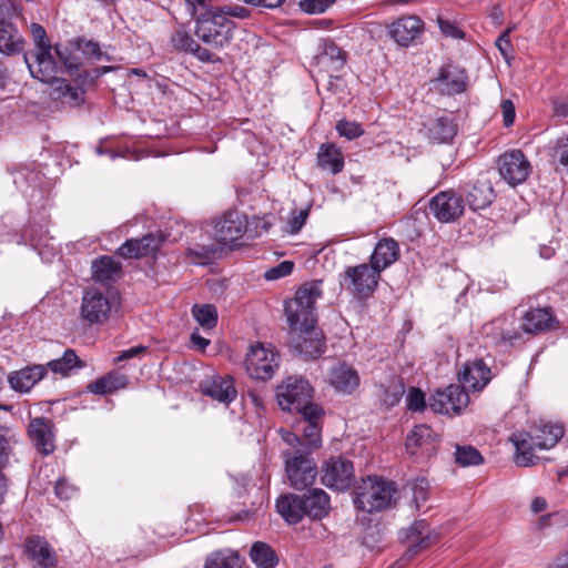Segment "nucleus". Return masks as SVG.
<instances>
[{"instance_id":"423d86ee","label":"nucleus","mask_w":568,"mask_h":568,"mask_svg":"<svg viewBox=\"0 0 568 568\" xmlns=\"http://www.w3.org/2000/svg\"><path fill=\"white\" fill-rule=\"evenodd\" d=\"M285 470L290 485L296 490L311 486L316 478V464L305 450H287L283 453Z\"/></svg>"},{"instance_id":"58836bf2","label":"nucleus","mask_w":568,"mask_h":568,"mask_svg":"<svg viewBox=\"0 0 568 568\" xmlns=\"http://www.w3.org/2000/svg\"><path fill=\"white\" fill-rule=\"evenodd\" d=\"M24 40L11 23L0 21V52L11 55L23 50Z\"/></svg>"},{"instance_id":"4c0bfd02","label":"nucleus","mask_w":568,"mask_h":568,"mask_svg":"<svg viewBox=\"0 0 568 568\" xmlns=\"http://www.w3.org/2000/svg\"><path fill=\"white\" fill-rule=\"evenodd\" d=\"M121 263L114 257L103 255L93 260L91 270L92 278L99 283L113 282L121 272Z\"/></svg>"},{"instance_id":"6ab92c4d","label":"nucleus","mask_w":568,"mask_h":568,"mask_svg":"<svg viewBox=\"0 0 568 568\" xmlns=\"http://www.w3.org/2000/svg\"><path fill=\"white\" fill-rule=\"evenodd\" d=\"M28 436L41 455L48 456L54 452L53 423L49 418H32L28 426Z\"/></svg>"},{"instance_id":"774afa93","label":"nucleus","mask_w":568,"mask_h":568,"mask_svg":"<svg viewBox=\"0 0 568 568\" xmlns=\"http://www.w3.org/2000/svg\"><path fill=\"white\" fill-rule=\"evenodd\" d=\"M501 112H503V119H504V125L506 128L513 125L515 121V105L510 100H504L501 102Z\"/></svg>"},{"instance_id":"de8ad7c7","label":"nucleus","mask_w":568,"mask_h":568,"mask_svg":"<svg viewBox=\"0 0 568 568\" xmlns=\"http://www.w3.org/2000/svg\"><path fill=\"white\" fill-rule=\"evenodd\" d=\"M454 457L460 467L479 466L484 463L480 452L471 445H456Z\"/></svg>"},{"instance_id":"5fc2aeb1","label":"nucleus","mask_w":568,"mask_h":568,"mask_svg":"<svg viewBox=\"0 0 568 568\" xmlns=\"http://www.w3.org/2000/svg\"><path fill=\"white\" fill-rule=\"evenodd\" d=\"M336 131L341 136H345L348 140L357 139L364 134V129L359 123L348 120L338 121Z\"/></svg>"},{"instance_id":"09e8293b","label":"nucleus","mask_w":568,"mask_h":568,"mask_svg":"<svg viewBox=\"0 0 568 568\" xmlns=\"http://www.w3.org/2000/svg\"><path fill=\"white\" fill-rule=\"evenodd\" d=\"M192 315L199 325L204 329H212L217 324V311L212 304H195L192 307Z\"/></svg>"},{"instance_id":"9b49d317","label":"nucleus","mask_w":568,"mask_h":568,"mask_svg":"<svg viewBox=\"0 0 568 568\" xmlns=\"http://www.w3.org/2000/svg\"><path fill=\"white\" fill-rule=\"evenodd\" d=\"M381 273L371 264L348 266L344 272V285L361 296L371 295L377 287Z\"/></svg>"},{"instance_id":"e433bc0d","label":"nucleus","mask_w":568,"mask_h":568,"mask_svg":"<svg viewBox=\"0 0 568 568\" xmlns=\"http://www.w3.org/2000/svg\"><path fill=\"white\" fill-rule=\"evenodd\" d=\"M554 317L548 308H532L526 312L523 317L521 327L526 333L537 334L549 329Z\"/></svg>"},{"instance_id":"b1692460","label":"nucleus","mask_w":568,"mask_h":568,"mask_svg":"<svg viewBox=\"0 0 568 568\" xmlns=\"http://www.w3.org/2000/svg\"><path fill=\"white\" fill-rule=\"evenodd\" d=\"M328 382L336 392L349 395L358 388L361 378L354 367L338 363L329 369Z\"/></svg>"},{"instance_id":"bf43d9fd","label":"nucleus","mask_w":568,"mask_h":568,"mask_svg":"<svg viewBox=\"0 0 568 568\" xmlns=\"http://www.w3.org/2000/svg\"><path fill=\"white\" fill-rule=\"evenodd\" d=\"M213 12L224 14L225 18L234 17L239 19H245L250 16V10L243 6L230 4L224 7H214Z\"/></svg>"},{"instance_id":"1a4fd4ad","label":"nucleus","mask_w":568,"mask_h":568,"mask_svg":"<svg viewBox=\"0 0 568 568\" xmlns=\"http://www.w3.org/2000/svg\"><path fill=\"white\" fill-rule=\"evenodd\" d=\"M497 164L500 176L511 186L524 183L531 173V164L520 150L505 152Z\"/></svg>"},{"instance_id":"2f4dec72","label":"nucleus","mask_w":568,"mask_h":568,"mask_svg":"<svg viewBox=\"0 0 568 568\" xmlns=\"http://www.w3.org/2000/svg\"><path fill=\"white\" fill-rule=\"evenodd\" d=\"M13 183L23 193L36 189L41 181V173L34 162L18 163L10 169Z\"/></svg>"},{"instance_id":"13d9d810","label":"nucleus","mask_w":568,"mask_h":568,"mask_svg":"<svg viewBox=\"0 0 568 568\" xmlns=\"http://www.w3.org/2000/svg\"><path fill=\"white\" fill-rule=\"evenodd\" d=\"M294 263L292 261H283L278 265L271 267L265 272V278L268 281L278 280L290 275L293 272Z\"/></svg>"},{"instance_id":"4468645a","label":"nucleus","mask_w":568,"mask_h":568,"mask_svg":"<svg viewBox=\"0 0 568 568\" xmlns=\"http://www.w3.org/2000/svg\"><path fill=\"white\" fill-rule=\"evenodd\" d=\"M247 230L246 216L236 211L225 212L214 224V239L222 244H232L242 239Z\"/></svg>"},{"instance_id":"7c9ffc66","label":"nucleus","mask_w":568,"mask_h":568,"mask_svg":"<svg viewBox=\"0 0 568 568\" xmlns=\"http://www.w3.org/2000/svg\"><path fill=\"white\" fill-rule=\"evenodd\" d=\"M303 497L295 494L281 495L276 500V510L288 525H296L306 516Z\"/></svg>"},{"instance_id":"f8f14e48","label":"nucleus","mask_w":568,"mask_h":568,"mask_svg":"<svg viewBox=\"0 0 568 568\" xmlns=\"http://www.w3.org/2000/svg\"><path fill=\"white\" fill-rule=\"evenodd\" d=\"M437 532L430 529L426 520H416L403 536V541L406 544L407 549L399 562L408 561L414 558L419 551L427 549L438 540Z\"/></svg>"},{"instance_id":"c9c22d12","label":"nucleus","mask_w":568,"mask_h":568,"mask_svg":"<svg viewBox=\"0 0 568 568\" xmlns=\"http://www.w3.org/2000/svg\"><path fill=\"white\" fill-rule=\"evenodd\" d=\"M457 133V124L454 119L443 115L435 118L427 125V135L435 143H447Z\"/></svg>"},{"instance_id":"052dcab7","label":"nucleus","mask_w":568,"mask_h":568,"mask_svg":"<svg viewBox=\"0 0 568 568\" xmlns=\"http://www.w3.org/2000/svg\"><path fill=\"white\" fill-rule=\"evenodd\" d=\"M55 496L61 500H69L77 494V487L64 477L59 478L54 486Z\"/></svg>"},{"instance_id":"f03ea898","label":"nucleus","mask_w":568,"mask_h":568,"mask_svg":"<svg viewBox=\"0 0 568 568\" xmlns=\"http://www.w3.org/2000/svg\"><path fill=\"white\" fill-rule=\"evenodd\" d=\"M323 281L314 280L301 285L293 298L285 302V315L294 331L314 328L316 325V301L323 295Z\"/></svg>"},{"instance_id":"3c124183","label":"nucleus","mask_w":568,"mask_h":568,"mask_svg":"<svg viewBox=\"0 0 568 568\" xmlns=\"http://www.w3.org/2000/svg\"><path fill=\"white\" fill-rule=\"evenodd\" d=\"M17 444L16 435L8 428H0V470L8 465L13 446Z\"/></svg>"},{"instance_id":"c85d7f7f","label":"nucleus","mask_w":568,"mask_h":568,"mask_svg":"<svg viewBox=\"0 0 568 568\" xmlns=\"http://www.w3.org/2000/svg\"><path fill=\"white\" fill-rule=\"evenodd\" d=\"M466 202L474 211L483 210L489 206L495 193L490 181L487 178L477 179L466 191Z\"/></svg>"},{"instance_id":"6e6552de","label":"nucleus","mask_w":568,"mask_h":568,"mask_svg":"<svg viewBox=\"0 0 568 568\" xmlns=\"http://www.w3.org/2000/svg\"><path fill=\"white\" fill-rule=\"evenodd\" d=\"M280 366V354L270 345L262 343L251 346L245 358V368L250 377L268 381Z\"/></svg>"},{"instance_id":"49530a36","label":"nucleus","mask_w":568,"mask_h":568,"mask_svg":"<svg viewBox=\"0 0 568 568\" xmlns=\"http://www.w3.org/2000/svg\"><path fill=\"white\" fill-rule=\"evenodd\" d=\"M74 49L82 52L87 59L95 61H112V58L108 52L102 51L100 44L97 41L89 40L85 38H78L71 42Z\"/></svg>"},{"instance_id":"a19ab883","label":"nucleus","mask_w":568,"mask_h":568,"mask_svg":"<svg viewBox=\"0 0 568 568\" xmlns=\"http://www.w3.org/2000/svg\"><path fill=\"white\" fill-rule=\"evenodd\" d=\"M323 408L320 406V413L311 415L307 412L301 414L303 419V437L307 445L318 447L321 444Z\"/></svg>"},{"instance_id":"0eeeda50","label":"nucleus","mask_w":568,"mask_h":568,"mask_svg":"<svg viewBox=\"0 0 568 568\" xmlns=\"http://www.w3.org/2000/svg\"><path fill=\"white\" fill-rule=\"evenodd\" d=\"M113 308L114 301L109 292L89 287L82 296L80 315L90 325H103L111 318Z\"/></svg>"},{"instance_id":"f3484780","label":"nucleus","mask_w":568,"mask_h":568,"mask_svg":"<svg viewBox=\"0 0 568 568\" xmlns=\"http://www.w3.org/2000/svg\"><path fill=\"white\" fill-rule=\"evenodd\" d=\"M199 387L203 395L224 405H230L237 396L234 378L230 375L206 376Z\"/></svg>"},{"instance_id":"a878e982","label":"nucleus","mask_w":568,"mask_h":568,"mask_svg":"<svg viewBox=\"0 0 568 568\" xmlns=\"http://www.w3.org/2000/svg\"><path fill=\"white\" fill-rule=\"evenodd\" d=\"M483 334L491 341L493 344L514 343L519 338V332L514 326L511 317L501 316L486 323L483 326Z\"/></svg>"},{"instance_id":"ea45409f","label":"nucleus","mask_w":568,"mask_h":568,"mask_svg":"<svg viewBox=\"0 0 568 568\" xmlns=\"http://www.w3.org/2000/svg\"><path fill=\"white\" fill-rule=\"evenodd\" d=\"M346 62V53L333 41H326L317 55V63L333 71L341 70Z\"/></svg>"},{"instance_id":"338daca9","label":"nucleus","mask_w":568,"mask_h":568,"mask_svg":"<svg viewBox=\"0 0 568 568\" xmlns=\"http://www.w3.org/2000/svg\"><path fill=\"white\" fill-rule=\"evenodd\" d=\"M555 156L561 165L568 168V136L558 140Z\"/></svg>"},{"instance_id":"f704fd0d","label":"nucleus","mask_w":568,"mask_h":568,"mask_svg":"<svg viewBox=\"0 0 568 568\" xmlns=\"http://www.w3.org/2000/svg\"><path fill=\"white\" fill-rule=\"evenodd\" d=\"M128 384L125 374L113 371L90 383L87 388L92 394L106 395L125 388Z\"/></svg>"},{"instance_id":"393cba45","label":"nucleus","mask_w":568,"mask_h":568,"mask_svg":"<svg viewBox=\"0 0 568 568\" xmlns=\"http://www.w3.org/2000/svg\"><path fill=\"white\" fill-rule=\"evenodd\" d=\"M26 552L36 562L37 568H55L57 555L50 544L40 536H32L26 540Z\"/></svg>"},{"instance_id":"cd10ccee","label":"nucleus","mask_w":568,"mask_h":568,"mask_svg":"<svg viewBox=\"0 0 568 568\" xmlns=\"http://www.w3.org/2000/svg\"><path fill=\"white\" fill-rule=\"evenodd\" d=\"M45 375L47 367L44 365H31L10 373L8 382L16 392L28 393Z\"/></svg>"},{"instance_id":"c03bdc74","label":"nucleus","mask_w":568,"mask_h":568,"mask_svg":"<svg viewBox=\"0 0 568 568\" xmlns=\"http://www.w3.org/2000/svg\"><path fill=\"white\" fill-rule=\"evenodd\" d=\"M82 365L83 364L75 352L71 348H68L64 351L60 358L50 361L45 367L54 374L67 376L71 373L72 369L80 368Z\"/></svg>"},{"instance_id":"69168bd1","label":"nucleus","mask_w":568,"mask_h":568,"mask_svg":"<svg viewBox=\"0 0 568 568\" xmlns=\"http://www.w3.org/2000/svg\"><path fill=\"white\" fill-rule=\"evenodd\" d=\"M413 495H414V501L416 503L417 507H419L420 503L426 501L427 499V481L425 479H418L415 481L413 486Z\"/></svg>"},{"instance_id":"bb28decb","label":"nucleus","mask_w":568,"mask_h":568,"mask_svg":"<svg viewBox=\"0 0 568 568\" xmlns=\"http://www.w3.org/2000/svg\"><path fill=\"white\" fill-rule=\"evenodd\" d=\"M400 256L399 245L396 240L385 237L379 240L369 257V264L379 273L394 264Z\"/></svg>"},{"instance_id":"7ed1b4c3","label":"nucleus","mask_w":568,"mask_h":568,"mask_svg":"<svg viewBox=\"0 0 568 568\" xmlns=\"http://www.w3.org/2000/svg\"><path fill=\"white\" fill-rule=\"evenodd\" d=\"M313 388L307 379L301 376H288L277 387L276 398L280 407L290 413L311 415L320 413V405L312 402Z\"/></svg>"},{"instance_id":"680f3d73","label":"nucleus","mask_w":568,"mask_h":568,"mask_svg":"<svg viewBox=\"0 0 568 568\" xmlns=\"http://www.w3.org/2000/svg\"><path fill=\"white\" fill-rule=\"evenodd\" d=\"M437 23H438V27L444 36L453 38V39H463L464 38L463 30L455 22H452V21L443 19V18H438Z\"/></svg>"},{"instance_id":"412c9836","label":"nucleus","mask_w":568,"mask_h":568,"mask_svg":"<svg viewBox=\"0 0 568 568\" xmlns=\"http://www.w3.org/2000/svg\"><path fill=\"white\" fill-rule=\"evenodd\" d=\"M432 82L434 88L443 94H459L467 88V74L456 65L446 64L439 69L437 77Z\"/></svg>"},{"instance_id":"a211bd4d","label":"nucleus","mask_w":568,"mask_h":568,"mask_svg":"<svg viewBox=\"0 0 568 568\" xmlns=\"http://www.w3.org/2000/svg\"><path fill=\"white\" fill-rule=\"evenodd\" d=\"M31 75L43 83L54 84L59 78V67L52 55V47H42L34 54L33 61L24 55Z\"/></svg>"},{"instance_id":"37998d69","label":"nucleus","mask_w":568,"mask_h":568,"mask_svg":"<svg viewBox=\"0 0 568 568\" xmlns=\"http://www.w3.org/2000/svg\"><path fill=\"white\" fill-rule=\"evenodd\" d=\"M250 557L258 568H275L278 564V558L274 549L262 541L253 544Z\"/></svg>"},{"instance_id":"20e7f679","label":"nucleus","mask_w":568,"mask_h":568,"mask_svg":"<svg viewBox=\"0 0 568 568\" xmlns=\"http://www.w3.org/2000/svg\"><path fill=\"white\" fill-rule=\"evenodd\" d=\"M395 491L394 483L378 476H368L355 488V507L369 514L381 511L389 506Z\"/></svg>"},{"instance_id":"5701e85b","label":"nucleus","mask_w":568,"mask_h":568,"mask_svg":"<svg viewBox=\"0 0 568 568\" xmlns=\"http://www.w3.org/2000/svg\"><path fill=\"white\" fill-rule=\"evenodd\" d=\"M491 379V372L481 358H475L464 364L459 373V382L463 388L474 392L481 390Z\"/></svg>"},{"instance_id":"6e6d98bb","label":"nucleus","mask_w":568,"mask_h":568,"mask_svg":"<svg viewBox=\"0 0 568 568\" xmlns=\"http://www.w3.org/2000/svg\"><path fill=\"white\" fill-rule=\"evenodd\" d=\"M172 45L182 52L191 51L192 47L195 45V40L185 31L179 30L173 33L171 38Z\"/></svg>"},{"instance_id":"2eb2a0df","label":"nucleus","mask_w":568,"mask_h":568,"mask_svg":"<svg viewBox=\"0 0 568 568\" xmlns=\"http://www.w3.org/2000/svg\"><path fill=\"white\" fill-rule=\"evenodd\" d=\"M406 452L417 459H425L437 452V434L427 425L415 426L406 438Z\"/></svg>"},{"instance_id":"603ef678","label":"nucleus","mask_w":568,"mask_h":568,"mask_svg":"<svg viewBox=\"0 0 568 568\" xmlns=\"http://www.w3.org/2000/svg\"><path fill=\"white\" fill-rule=\"evenodd\" d=\"M405 393V384L400 377H393L385 389L384 403L387 406L398 404Z\"/></svg>"},{"instance_id":"8fccbe9b","label":"nucleus","mask_w":568,"mask_h":568,"mask_svg":"<svg viewBox=\"0 0 568 568\" xmlns=\"http://www.w3.org/2000/svg\"><path fill=\"white\" fill-rule=\"evenodd\" d=\"M215 253L216 247L214 245L195 244L189 247L186 256L191 263L204 265L214 257Z\"/></svg>"},{"instance_id":"e2e57ef3","label":"nucleus","mask_w":568,"mask_h":568,"mask_svg":"<svg viewBox=\"0 0 568 568\" xmlns=\"http://www.w3.org/2000/svg\"><path fill=\"white\" fill-rule=\"evenodd\" d=\"M307 216V210L293 211L292 216L288 220L290 233H297L305 224Z\"/></svg>"},{"instance_id":"39448f33","label":"nucleus","mask_w":568,"mask_h":568,"mask_svg":"<svg viewBox=\"0 0 568 568\" xmlns=\"http://www.w3.org/2000/svg\"><path fill=\"white\" fill-rule=\"evenodd\" d=\"M235 24L232 20L213 12V8L196 18L195 34L204 43L213 48H222L230 43Z\"/></svg>"},{"instance_id":"79ce46f5","label":"nucleus","mask_w":568,"mask_h":568,"mask_svg":"<svg viewBox=\"0 0 568 568\" xmlns=\"http://www.w3.org/2000/svg\"><path fill=\"white\" fill-rule=\"evenodd\" d=\"M204 568H242V560L236 551L221 549L207 556Z\"/></svg>"},{"instance_id":"4d7b16f0","label":"nucleus","mask_w":568,"mask_h":568,"mask_svg":"<svg viewBox=\"0 0 568 568\" xmlns=\"http://www.w3.org/2000/svg\"><path fill=\"white\" fill-rule=\"evenodd\" d=\"M407 408L412 412H422L426 407L425 395L418 388H410L406 397Z\"/></svg>"},{"instance_id":"ddd939ff","label":"nucleus","mask_w":568,"mask_h":568,"mask_svg":"<svg viewBox=\"0 0 568 568\" xmlns=\"http://www.w3.org/2000/svg\"><path fill=\"white\" fill-rule=\"evenodd\" d=\"M354 479L353 464L343 457H331L322 467V483L328 488L345 490Z\"/></svg>"},{"instance_id":"0e129e2a","label":"nucleus","mask_w":568,"mask_h":568,"mask_svg":"<svg viewBox=\"0 0 568 568\" xmlns=\"http://www.w3.org/2000/svg\"><path fill=\"white\" fill-rule=\"evenodd\" d=\"M31 34L33 38V41L37 47V51H39L42 47H51L47 41V32L44 28L38 23H32L30 27Z\"/></svg>"},{"instance_id":"f257e3e1","label":"nucleus","mask_w":568,"mask_h":568,"mask_svg":"<svg viewBox=\"0 0 568 568\" xmlns=\"http://www.w3.org/2000/svg\"><path fill=\"white\" fill-rule=\"evenodd\" d=\"M564 436V427L559 424L540 422L529 433H517L511 436L516 447L515 463L521 467H529L536 464L538 457L534 454L535 448L550 449Z\"/></svg>"},{"instance_id":"72a5a7b5","label":"nucleus","mask_w":568,"mask_h":568,"mask_svg":"<svg viewBox=\"0 0 568 568\" xmlns=\"http://www.w3.org/2000/svg\"><path fill=\"white\" fill-rule=\"evenodd\" d=\"M302 497L307 517L318 520L327 515L329 509V496L323 489L314 488Z\"/></svg>"},{"instance_id":"9d476101","label":"nucleus","mask_w":568,"mask_h":568,"mask_svg":"<svg viewBox=\"0 0 568 568\" xmlns=\"http://www.w3.org/2000/svg\"><path fill=\"white\" fill-rule=\"evenodd\" d=\"M469 403L468 393L462 385H449L437 389L430 397L428 406L438 414H459Z\"/></svg>"},{"instance_id":"4be33fe9","label":"nucleus","mask_w":568,"mask_h":568,"mask_svg":"<svg viewBox=\"0 0 568 568\" xmlns=\"http://www.w3.org/2000/svg\"><path fill=\"white\" fill-rule=\"evenodd\" d=\"M163 242L161 233H149L141 239L126 240L118 248V254L123 258H141L155 253Z\"/></svg>"},{"instance_id":"aec40b11","label":"nucleus","mask_w":568,"mask_h":568,"mask_svg":"<svg viewBox=\"0 0 568 568\" xmlns=\"http://www.w3.org/2000/svg\"><path fill=\"white\" fill-rule=\"evenodd\" d=\"M387 29L389 37L398 45L408 47L424 32V22L416 16H404L392 22Z\"/></svg>"},{"instance_id":"a18cd8bd","label":"nucleus","mask_w":568,"mask_h":568,"mask_svg":"<svg viewBox=\"0 0 568 568\" xmlns=\"http://www.w3.org/2000/svg\"><path fill=\"white\" fill-rule=\"evenodd\" d=\"M88 74H79L78 85H71L65 79H58L54 83L57 84L55 91L59 98H67L72 102H79L83 100L84 90L82 85L85 83Z\"/></svg>"},{"instance_id":"dca6fc26","label":"nucleus","mask_w":568,"mask_h":568,"mask_svg":"<svg viewBox=\"0 0 568 568\" xmlns=\"http://www.w3.org/2000/svg\"><path fill=\"white\" fill-rule=\"evenodd\" d=\"M429 210L439 222H454L464 213V201L453 190L442 191L432 199Z\"/></svg>"},{"instance_id":"473e14b6","label":"nucleus","mask_w":568,"mask_h":568,"mask_svg":"<svg viewBox=\"0 0 568 568\" xmlns=\"http://www.w3.org/2000/svg\"><path fill=\"white\" fill-rule=\"evenodd\" d=\"M317 166L323 171L337 174L344 169V155L334 143H324L317 152Z\"/></svg>"},{"instance_id":"c756f323","label":"nucleus","mask_w":568,"mask_h":568,"mask_svg":"<svg viewBox=\"0 0 568 568\" xmlns=\"http://www.w3.org/2000/svg\"><path fill=\"white\" fill-rule=\"evenodd\" d=\"M300 335L294 344L295 349L305 358H316L325 351V342L322 333L314 328L298 331Z\"/></svg>"},{"instance_id":"864d4df0","label":"nucleus","mask_w":568,"mask_h":568,"mask_svg":"<svg viewBox=\"0 0 568 568\" xmlns=\"http://www.w3.org/2000/svg\"><path fill=\"white\" fill-rule=\"evenodd\" d=\"M336 0H300L298 7L306 14H321L327 11Z\"/></svg>"}]
</instances>
